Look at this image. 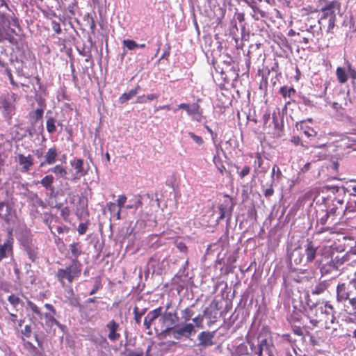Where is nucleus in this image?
I'll return each instance as SVG.
<instances>
[{
    "mask_svg": "<svg viewBox=\"0 0 356 356\" xmlns=\"http://www.w3.org/2000/svg\"><path fill=\"white\" fill-rule=\"evenodd\" d=\"M122 44L129 50H134V49H135L136 48L138 47V43H136L133 40H129V39L124 40L122 41Z\"/></svg>",
    "mask_w": 356,
    "mask_h": 356,
    "instance_id": "obj_50",
    "label": "nucleus"
},
{
    "mask_svg": "<svg viewBox=\"0 0 356 356\" xmlns=\"http://www.w3.org/2000/svg\"><path fill=\"white\" fill-rule=\"evenodd\" d=\"M306 307H305V316L309 320L310 323L314 327H319L323 316L324 302H313L308 293L305 294Z\"/></svg>",
    "mask_w": 356,
    "mask_h": 356,
    "instance_id": "obj_4",
    "label": "nucleus"
},
{
    "mask_svg": "<svg viewBox=\"0 0 356 356\" xmlns=\"http://www.w3.org/2000/svg\"><path fill=\"white\" fill-rule=\"evenodd\" d=\"M135 96H136V92L131 90L128 92L123 93L119 97L118 102L120 104H123Z\"/></svg>",
    "mask_w": 356,
    "mask_h": 356,
    "instance_id": "obj_42",
    "label": "nucleus"
},
{
    "mask_svg": "<svg viewBox=\"0 0 356 356\" xmlns=\"http://www.w3.org/2000/svg\"><path fill=\"white\" fill-rule=\"evenodd\" d=\"M280 94L284 98H291L296 94V90L293 88L288 86H282L280 90Z\"/></svg>",
    "mask_w": 356,
    "mask_h": 356,
    "instance_id": "obj_40",
    "label": "nucleus"
},
{
    "mask_svg": "<svg viewBox=\"0 0 356 356\" xmlns=\"http://www.w3.org/2000/svg\"><path fill=\"white\" fill-rule=\"evenodd\" d=\"M23 341L24 348L32 355V356H42V352L39 348L35 346L32 343L22 338Z\"/></svg>",
    "mask_w": 356,
    "mask_h": 356,
    "instance_id": "obj_32",
    "label": "nucleus"
},
{
    "mask_svg": "<svg viewBox=\"0 0 356 356\" xmlns=\"http://www.w3.org/2000/svg\"><path fill=\"white\" fill-rule=\"evenodd\" d=\"M234 204L232 199L227 196L226 199L218 206L217 212L219 216L217 218V221L218 222L224 218H227V221L229 222L232 214Z\"/></svg>",
    "mask_w": 356,
    "mask_h": 356,
    "instance_id": "obj_14",
    "label": "nucleus"
},
{
    "mask_svg": "<svg viewBox=\"0 0 356 356\" xmlns=\"http://www.w3.org/2000/svg\"><path fill=\"white\" fill-rule=\"evenodd\" d=\"M194 312L190 307H187L181 311V318L186 323L192 318Z\"/></svg>",
    "mask_w": 356,
    "mask_h": 356,
    "instance_id": "obj_48",
    "label": "nucleus"
},
{
    "mask_svg": "<svg viewBox=\"0 0 356 356\" xmlns=\"http://www.w3.org/2000/svg\"><path fill=\"white\" fill-rule=\"evenodd\" d=\"M204 314H199L197 316L192 318V321L193 325H195V328H202L203 327V321H204Z\"/></svg>",
    "mask_w": 356,
    "mask_h": 356,
    "instance_id": "obj_49",
    "label": "nucleus"
},
{
    "mask_svg": "<svg viewBox=\"0 0 356 356\" xmlns=\"http://www.w3.org/2000/svg\"><path fill=\"white\" fill-rule=\"evenodd\" d=\"M303 251L304 257L305 256V263L303 265L306 266L307 263H311L315 259L317 248L314 247L312 242L310 241L307 243V247L303 250Z\"/></svg>",
    "mask_w": 356,
    "mask_h": 356,
    "instance_id": "obj_26",
    "label": "nucleus"
},
{
    "mask_svg": "<svg viewBox=\"0 0 356 356\" xmlns=\"http://www.w3.org/2000/svg\"><path fill=\"white\" fill-rule=\"evenodd\" d=\"M335 309L329 301L324 302V309L323 316L321 318L320 327H324L326 329H330L331 325L336 323Z\"/></svg>",
    "mask_w": 356,
    "mask_h": 356,
    "instance_id": "obj_10",
    "label": "nucleus"
},
{
    "mask_svg": "<svg viewBox=\"0 0 356 356\" xmlns=\"http://www.w3.org/2000/svg\"><path fill=\"white\" fill-rule=\"evenodd\" d=\"M261 1V0H252L249 2L248 6L252 10L251 16L255 21H258L261 18H266L268 17L267 13L262 10L258 3V2Z\"/></svg>",
    "mask_w": 356,
    "mask_h": 356,
    "instance_id": "obj_22",
    "label": "nucleus"
},
{
    "mask_svg": "<svg viewBox=\"0 0 356 356\" xmlns=\"http://www.w3.org/2000/svg\"><path fill=\"white\" fill-rule=\"evenodd\" d=\"M346 193H348L350 198L346 205V209L349 212L356 211V185L350 188H346Z\"/></svg>",
    "mask_w": 356,
    "mask_h": 356,
    "instance_id": "obj_25",
    "label": "nucleus"
},
{
    "mask_svg": "<svg viewBox=\"0 0 356 356\" xmlns=\"http://www.w3.org/2000/svg\"><path fill=\"white\" fill-rule=\"evenodd\" d=\"M70 163L75 170L71 179L72 180H76L84 177L90 170L89 164L86 163L82 159L74 158L70 161Z\"/></svg>",
    "mask_w": 356,
    "mask_h": 356,
    "instance_id": "obj_12",
    "label": "nucleus"
},
{
    "mask_svg": "<svg viewBox=\"0 0 356 356\" xmlns=\"http://www.w3.org/2000/svg\"><path fill=\"white\" fill-rule=\"evenodd\" d=\"M14 239L13 237V230L8 232L7 238L3 244L0 245V261L8 254L13 252V245Z\"/></svg>",
    "mask_w": 356,
    "mask_h": 356,
    "instance_id": "obj_21",
    "label": "nucleus"
},
{
    "mask_svg": "<svg viewBox=\"0 0 356 356\" xmlns=\"http://www.w3.org/2000/svg\"><path fill=\"white\" fill-rule=\"evenodd\" d=\"M52 312H47L43 314L42 318L45 319V325L49 327H52L54 325H56L60 328H63V325L60 324L55 318Z\"/></svg>",
    "mask_w": 356,
    "mask_h": 356,
    "instance_id": "obj_33",
    "label": "nucleus"
},
{
    "mask_svg": "<svg viewBox=\"0 0 356 356\" xmlns=\"http://www.w3.org/2000/svg\"><path fill=\"white\" fill-rule=\"evenodd\" d=\"M107 209L111 214H114L118 210L116 204L111 202L107 203Z\"/></svg>",
    "mask_w": 356,
    "mask_h": 356,
    "instance_id": "obj_62",
    "label": "nucleus"
},
{
    "mask_svg": "<svg viewBox=\"0 0 356 356\" xmlns=\"http://www.w3.org/2000/svg\"><path fill=\"white\" fill-rule=\"evenodd\" d=\"M22 334L25 337H30L32 334V328L31 325H26L21 331Z\"/></svg>",
    "mask_w": 356,
    "mask_h": 356,
    "instance_id": "obj_58",
    "label": "nucleus"
},
{
    "mask_svg": "<svg viewBox=\"0 0 356 356\" xmlns=\"http://www.w3.org/2000/svg\"><path fill=\"white\" fill-rule=\"evenodd\" d=\"M199 108L200 106L197 104H189L182 103L178 105L177 108H175L174 112L175 113L177 109H184L186 111L188 115H192L193 113H197V111L199 110Z\"/></svg>",
    "mask_w": 356,
    "mask_h": 356,
    "instance_id": "obj_34",
    "label": "nucleus"
},
{
    "mask_svg": "<svg viewBox=\"0 0 356 356\" xmlns=\"http://www.w3.org/2000/svg\"><path fill=\"white\" fill-rule=\"evenodd\" d=\"M8 301L15 307L16 308L17 306L22 302L21 299L15 296V294H11L8 297Z\"/></svg>",
    "mask_w": 356,
    "mask_h": 356,
    "instance_id": "obj_51",
    "label": "nucleus"
},
{
    "mask_svg": "<svg viewBox=\"0 0 356 356\" xmlns=\"http://www.w3.org/2000/svg\"><path fill=\"white\" fill-rule=\"evenodd\" d=\"M51 28L57 34H60L61 33V29L60 24L55 20L51 21Z\"/></svg>",
    "mask_w": 356,
    "mask_h": 356,
    "instance_id": "obj_61",
    "label": "nucleus"
},
{
    "mask_svg": "<svg viewBox=\"0 0 356 356\" xmlns=\"http://www.w3.org/2000/svg\"><path fill=\"white\" fill-rule=\"evenodd\" d=\"M17 97V95L14 92L0 95L1 108H3V113L6 119H10L15 113V106L14 103Z\"/></svg>",
    "mask_w": 356,
    "mask_h": 356,
    "instance_id": "obj_8",
    "label": "nucleus"
},
{
    "mask_svg": "<svg viewBox=\"0 0 356 356\" xmlns=\"http://www.w3.org/2000/svg\"><path fill=\"white\" fill-rule=\"evenodd\" d=\"M90 340L95 345L98 349H107L108 348V342L107 339L102 336L91 335Z\"/></svg>",
    "mask_w": 356,
    "mask_h": 356,
    "instance_id": "obj_31",
    "label": "nucleus"
},
{
    "mask_svg": "<svg viewBox=\"0 0 356 356\" xmlns=\"http://www.w3.org/2000/svg\"><path fill=\"white\" fill-rule=\"evenodd\" d=\"M302 33H308L312 38L319 40L323 36L322 25L318 24L317 25H310L305 30H302Z\"/></svg>",
    "mask_w": 356,
    "mask_h": 356,
    "instance_id": "obj_28",
    "label": "nucleus"
},
{
    "mask_svg": "<svg viewBox=\"0 0 356 356\" xmlns=\"http://www.w3.org/2000/svg\"><path fill=\"white\" fill-rule=\"evenodd\" d=\"M188 135L197 145H201L204 143V140L201 136L195 134L193 132H188Z\"/></svg>",
    "mask_w": 356,
    "mask_h": 356,
    "instance_id": "obj_53",
    "label": "nucleus"
},
{
    "mask_svg": "<svg viewBox=\"0 0 356 356\" xmlns=\"http://www.w3.org/2000/svg\"><path fill=\"white\" fill-rule=\"evenodd\" d=\"M347 302L349 303V305L352 307L354 313L356 314V297H350Z\"/></svg>",
    "mask_w": 356,
    "mask_h": 356,
    "instance_id": "obj_64",
    "label": "nucleus"
},
{
    "mask_svg": "<svg viewBox=\"0 0 356 356\" xmlns=\"http://www.w3.org/2000/svg\"><path fill=\"white\" fill-rule=\"evenodd\" d=\"M336 74L339 81L341 83H344L348 80V76L344 69L339 67L337 69Z\"/></svg>",
    "mask_w": 356,
    "mask_h": 356,
    "instance_id": "obj_45",
    "label": "nucleus"
},
{
    "mask_svg": "<svg viewBox=\"0 0 356 356\" xmlns=\"http://www.w3.org/2000/svg\"><path fill=\"white\" fill-rule=\"evenodd\" d=\"M326 284L324 283H318L312 288L311 293L313 295H320L326 290Z\"/></svg>",
    "mask_w": 356,
    "mask_h": 356,
    "instance_id": "obj_44",
    "label": "nucleus"
},
{
    "mask_svg": "<svg viewBox=\"0 0 356 356\" xmlns=\"http://www.w3.org/2000/svg\"><path fill=\"white\" fill-rule=\"evenodd\" d=\"M82 264L79 260L72 261L70 264L65 268H58L56 277L63 286H65V280L68 283H72L77 280L81 273Z\"/></svg>",
    "mask_w": 356,
    "mask_h": 356,
    "instance_id": "obj_5",
    "label": "nucleus"
},
{
    "mask_svg": "<svg viewBox=\"0 0 356 356\" xmlns=\"http://www.w3.org/2000/svg\"><path fill=\"white\" fill-rule=\"evenodd\" d=\"M348 73L353 79H356V70L352 67L351 65H348Z\"/></svg>",
    "mask_w": 356,
    "mask_h": 356,
    "instance_id": "obj_63",
    "label": "nucleus"
},
{
    "mask_svg": "<svg viewBox=\"0 0 356 356\" xmlns=\"http://www.w3.org/2000/svg\"><path fill=\"white\" fill-rule=\"evenodd\" d=\"M51 232L54 234L53 229H55L58 234H63L67 232L68 229L66 226H52L50 227Z\"/></svg>",
    "mask_w": 356,
    "mask_h": 356,
    "instance_id": "obj_55",
    "label": "nucleus"
},
{
    "mask_svg": "<svg viewBox=\"0 0 356 356\" xmlns=\"http://www.w3.org/2000/svg\"><path fill=\"white\" fill-rule=\"evenodd\" d=\"M316 218L317 224H321L322 225H334L337 224V222L333 216H331V214L325 209V208L320 207V205L316 209Z\"/></svg>",
    "mask_w": 356,
    "mask_h": 356,
    "instance_id": "obj_16",
    "label": "nucleus"
},
{
    "mask_svg": "<svg viewBox=\"0 0 356 356\" xmlns=\"http://www.w3.org/2000/svg\"><path fill=\"white\" fill-rule=\"evenodd\" d=\"M27 307L30 309L33 313L37 315L40 319H42L43 313H42L38 306L31 300L26 301Z\"/></svg>",
    "mask_w": 356,
    "mask_h": 356,
    "instance_id": "obj_43",
    "label": "nucleus"
},
{
    "mask_svg": "<svg viewBox=\"0 0 356 356\" xmlns=\"http://www.w3.org/2000/svg\"><path fill=\"white\" fill-rule=\"evenodd\" d=\"M49 171L61 178L66 179L67 171L61 165H55L54 168H51Z\"/></svg>",
    "mask_w": 356,
    "mask_h": 356,
    "instance_id": "obj_39",
    "label": "nucleus"
},
{
    "mask_svg": "<svg viewBox=\"0 0 356 356\" xmlns=\"http://www.w3.org/2000/svg\"><path fill=\"white\" fill-rule=\"evenodd\" d=\"M146 309L139 310L137 307L134 308V320L136 323L140 325L141 323V318L145 314Z\"/></svg>",
    "mask_w": 356,
    "mask_h": 356,
    "instance_id": "obj_47",
    "label": "nucleus"
},
{
    "mask_svg": "<svg viewBox=\"0 0 356 356\" xmlns=\"http://www.w3.org/2000/svg\"><path fill=\"white\" fill-rule=\"evenodd\" d=\"M88 222L80 223L77 228V232H78L79 234L83 235L86 232V231L88 229Z\"/></svg>",
    "mask_w": 356,
    "mask_h": 356,
    "instance_id": "obj_56",
    "label": "nucleus"
},
{
    "mask_svg": "<svg viewBox=\"0 0 356 356\" xmlns=\"http://www.w3.org/2000/svg\"><path fill=\"white\" fill-rule=\"evenodd\" d=\"M19 241L29 259L31 261H35L38 258V248L32 236L29 234L25 233L20 237Z\"/></svg>",
    "mask_w": 356,
    "mask_h": 356,
    "instance_id": "obj_7",
    "label": "nucleus"
},
{
    "mask_svg": "<svg viewBox=\"0 0 356 356\" xmlns=\"http://www.w3.org/2000/svg\"><path fill=\"white\" fill-rule=\"evenodd\" d=\"M119 327V323L114 320L110 321L106 325V328L108 331V339L111 342H115L120 338V334L118 332Z\"/></svg>",
    "mask_w": 356,
    "mask_h": 356,
    "instance_id": "obj_24",
    "label": "nucleus"
},
{
    "mask_svg": "<svg viewBox=\"0 0 356 356\" xmlns=\"http://www.w3.org/2000/svg\"><path fill=\"white\" fill-rule=\"evenodd\" d=\"M178 321L179 316L176 309L167 305L164 310L161 307V314L159 317L155 329L161 332L172 333Z\"/></svg>",
    "mask_w": 356,
    "mask_h": 356,
    "instance_id": "obj_2",
    "label": "nucleus"
},
{
    "mask_svg": "<svg viewBox=\"0 0 356 356\" xmlns=\"http://www.w3.org/2000/svg\"><path fill=\"white\" fill-rule=\"evenodd\" d=\"M38 104L40 106V108L35 109L34 112L33 113L32 117L35 119V121L37 122L40 120H41L43 117L44 114V110L45 108V104L44 101L40 100L38 102Z\"/></svg>",
    "mask_w": 356,
    "mask_h": 356,
    "instance_id": "obj_37",
    "label": "nucleus"
},
{
    "mask_svg": "<svg viewBox=\"0 0 356 356\" xmlns=\"http://www.w3.org/2000/svg\"><path fill=\"white\" fill-rule=\"evenodd\" d=\"M0 17H6L10 25L17 26V19L6 0H0Z\"/></svg>",
    "mask_w": 356,
    "mask_h": 356,
    "instance_id": "obj_19",
    "label": "nucleus"
},
{
    "mask_svg": "<svg viewBox=\"0 0 356 356\" xmlns=\"http://www.w3.org/2000/svg\"><path fill=\"white\" fill-rule=\"evenodd\" d=\"M352 289L350 284L339 283L337 286V301L346 302L351 297Z\"/></svg>",
    "mask_w": 356,
    "mask_h": 356,
    "instance_id": "obj_17",
    "label": "nucleus"
},
{
    "mask_svg": "<svg viewBox=\"0 0 356 356\" xmlns=\"http://www.w3.org/2000/svg\"><path fill=\"white\" fill-rule=\"evenodd\" d=\"M69 252L70 256L68 257V259H70L71 261H74L75 259L79 260V257L83 254L81 245L80 243L73 242L72 243L70 244Z\"/></svg>",
    "mask_w": 356,
    "mask_h": 356,
    "instance_id": "obj_29",
    "label": "nucleus"
},
{
    "mask_svg": "<svg viewBox=\"0 0 356 356\" xmlns=\"http://www.w3.org/2000/svg\"><path fill=\"white\" fill-rule=\"evenodd\" d=\"M300 130H302L303 134L309 139L313 138L316 135V131L305 123L300 124Z\"/></svg>",
    "mask_w": 356,
    "mask_h": 356,
    "instance_id": "obj_38",
    "label": "nucleus"
},
{
    "mask_svg": "<svg viewBox=\"0 0 356 356\" xmlns=\"http://www.w3.org/2000/svg\"><path fill=\"white\" fill-rule=\"evenodd\" d=\"M204 316H207L209 319V325L215 323L220 317V314L217 309H205L204 311Z\"/></svg>",
    "mask_w": 356,
    "mask_h": 356,
    "instance_id": "obj_36",
    "label": "nucleus"
},
{
    "mask_svg": "<svg viewBox=\"0 0 356 356\" xmlns=\"http://www.w3.org/2000/svg\"><path fill=\"white\" fill-rule=\"evenodd\" d=\"M346 188L335 185H327L323 188L322 193L326 196H322L323 203L320 207H324L337 221L348 209L344 205V197L346 194Z\"/></svg>",
    "mask_w": 356,
    "mask_h": 356,
    "instance_id": "obj_1",
    "label": "nucleus"
},
{
    "mask_svg": "<svg viewBox=\"0 0 356 356\" xmlns=\"http://www.w3.org/2000/svg\"><path fill=\"white\" fill-rule=\"evenodd\" d=\"M15 213L11 207L5 202H0V218L3 219L8 225L14 223Z\"/></svg>",
    "mask_w": 356,
    "mask_h": 356,
    "instance_id": "obj_20",
    "label": "nucleus"
},
{
    "mask_svg": "<svg viewBox=\"0 0 356 356\" xmlns=\"http://www.w3.org/2000/svg\"><path fill=\"white\" fill-rule=\"evenodd\" d=\"M102 287V284L100 280H96L95 282V285L92 288V289L90 291L89 294L93 295L97 293V291Z\"/></svg>",
    "mask_w": 356,
    "mask_h": 356,
    "instance_id": "obj_60",
    "label": "nucleus"
},
{
    "mask_svg": "<svg viewBox=\"0 0 356 356\" xmlns=\"http://www.w3.org/2000/svg\"><path fill=\"white\" fill-rule=\"evenodd\" d=\"M161 314V307H159L156 308L147 313L146 316L144 318V326L145 329L149 330L151 328L152 325L154 323L156 326L157 325V322L156 321L159 320V317Z\"/></svg>",
    "mask_w": 356,
    "mask_h": 356,
    "instance_id": "obj_23",
    "label": "nucleus"
},
{
    "mask_svg": "<svg viewBox=\"0 0 356 356\" xmlns=\"http://www.w3.org/2000/svg\"><path fill=\"white\" fill-rule=\"evenodd\" d=\"M54 181V177L49 175L44 176L40 181L35 182V184L40 183L41 185L47 190L50 191L52 195L55 191V188L53 185Z\"/></svg>",
    "mask_w": 356,
    "mask_h": 356,
    "instance_id": "obj_30",
    "label": "nucleus"
},
{
    "mask_svg": "<svg viewBox=\"0 0 356 356\" xmlns=\"http://www.w3.org/2000/svg\"><path fill=\"white\" fill-rule=\"evenodd\" d=\"M131 203L125 206L127 209H134V213L136 211L142 206L143 203L140 197H136L134 200L131 201Z\"/></svg>",
    "mask_w": 356,
    "mask_h": 356,
    "instance_id": "obj_46",
    "label": "nucleus"
},
{
    "mask_svg": "<svg viewBox=\"0 0 356 356\" xmlns=\"http://www.w3.org/2000/svg\"><path fill=\"white\" fill-rule=\"evenodd\" d=\"M58 157V152L55 147H51L48 149L45 156L44 160L40 164V167H44L46 165H52L56 163Z\"/></svg>",
    "mask_w": 356,
    "mask_h": 356,
    "instance_id": "obj_27",
    "label": "nucleus"
},
{
    "mask_svg": "<svg viewBox=\"0 0 356 356\" xmlns=\"http://www.w3.org/2000/svg\"><path fill=\"white\" fill-rule=\"evenodd\" d=\"M215 331H202L197 335L198 343L197 346L202 350L214 345L213 338Z\"/></svg>",
    "mask_w": 356,
    "mask_h": 356,
    "instance_id": "obj_15",
    "label": "nucleus"
},
{
    "mask_svg": "<svg viewBox=\"0 0 356 356\" xmlns=\"http://www.w3.org/2000/svg\"><path fill=\"white\" fill-rule=\"evenodd\" d=\"M345 261L344 257L332 254L330 259L325 261L321 264L320 270L322 275H330L332 277H335Z\"/></svg>",
    "mask_w": 356,
    "mask_h": 356,
    "instance_id": "obj_6",
    "label": "nucleus"
},
{
    "mask_svg": "<svg viewBox=\"0 0 356 356\" xmlns=\"http://www.w3.org/2000/svg\"><path fill=\"white\" fill-rule=\"evenodd\" d=\"M285 356H307L306 354H302V350L293 346L287 348L285 351Z\"/></svg>",
    "mask_w": 356,
    "mask_h": 356,
    "instance_id": "obj_41",
    "label": "nucleus"
},
{
    "mask_svg": "<svg viewBox=\"0 0 356 356\" xmlns=\"http://www.w3.org/2000/svg\"><path fill=\"white\" fill-rule=\"evenodd\" d=\"M326 1V4L324 7H332L334 9H338V8H341V4L339 2V0H325Z\"/></svg>",
    "mask_w": 356,
    "mask_h": 356,
    "instance_id": "obj_54",
    "label": "nucleus"
},
{
    "mask_svg": "<svg viewBox=\"0 0 356 356\" xmlns=\"http://www.w3.org/2000/svg\"><path fill=\"white\" fill-rule=\"evenodd\" d=\"M252 356H271L273 341L269 334L260 333L257 339L248 341Z\"/></svg>",
    "mask_w": 356,
    "mask_h": 356,
    "instance_id": "obj_3",
    "label": "nucleus"
},
{
    "mask_svg": "<svg viewBox=\"0 0 356 356\" xmlns=\"http://www.w3.org/2000/svg\"><path fill=\"white\" fill-rule=\"evenodd\" d=\"M340 10L341 8L334 9L332 7H323L321 8L322 15L318 20V24L323 26L325 21L327 20L328 22L327 32H332L335 26L336 15L339 13Z\"/></svg>",
    "mask_w": 356,
    "mask_h": 356,
    "instance_id": "obj_9",
    "label": "nucleus"
},
{
    "mask_svg": "<svg viewBox=\"0 0 356 356\" xmlns=\"http://www.w3.org/2000/svg\"><path fill=\"white\" fill-rule=\"evenodd\" d=\"M49 113H51V111H48L46 114V118L47 119L46 122V127L47 132L51 134L56 131V124L57 120L52 116H48Z\"/></svg>",
    "mask_w": 356,
    "mask_h": 356,
    "instance_id": "obj_35",
    "label": "nucleus"
},
{
    "mask_svg": "<svg viewBox=\"0 0 356 356\" xmlns=\"http://www.w3.org/2000/svg\"><path fill=\"white\" fill-rule=\"evenodd\" d=\"M273 181H272L271 184H270L268 188L263 189V193L266 197H269L272 196L274 193V190L273 188Z\"/></svg>",
    "mask_w": 356,
    "mask_h": 356,
    "instance_id": "obj_59",
    "label": "nucleus"
},
{
    "mask_svg": "<svg viewBox=\"0 0 356 356\" xmlns=\"http://www.w3.org/2000/svg\"><path fill=\"white\" fill-rule=\"evenodd\" d=\"M33 157L29 154L25 156L23 154H18L15 157V161L19 166V170L22 173H27L31 170V167L33 165Z\"/></svg>",
    "mask_w": 356,
    "mask_h": 356,
    "instance_id": "obj_18",
    "label": "nucleus"
},
{
    "mask_svg": "<svg viewBox=\"0 0 356 356\" xmlns=\"http://www.w3.org/2000/svg\"><path fill=\"white\" fill-rule=\"evenodd\" d=\"M196 333L195 325L192 323L177 324L171 334L176 339H180L181 337L188 339L191 335Z\"/></svg>",
    "mask_w": 356,
    "mask_h": 356,
    "instance_id": "obj_11",
    "label": "nucleus"
},
{
    "mask_svg": "<svg viewBox=\"0 0 356 356\" xmlns=\"http://www.w3.org/2000/svg\"><path fill=\"white\" fill-rule=\"evenodd\" d=\"M282 176V174L280 169L278 168V166L277 165H274V166L273 167V169H272V172H271L272 181H273L275 177H276V179L278 180L281 178Z\"/></svg>",
    "mask_w": 356,
    "mask_h": 356,
    "instance_id": "obj_52",
    "label": "nucleus"
},
{
    "mask_svg": "<svg viewBox=\"0 0 356 356\" xmlns=\"http://www.w3.org/2000/svg\"><path fill=\"white\" fill-rule=\"evenodd\" d=\"M287 254L291 264H302L305 263L304 251L299 245L291 244L287 246Z\"/></svg>",
    "mask_w": 356,
    "mask_h": 356,
    "instance_id": "obj_13",
    "label": "nucleus"
},
{
    "mask_svg": "<svg viewBox=\"0 0 356 356\" xmlns=\"http://www.w3.org/2000/svg\"><path fill=\"white\" fill-rule=\"evenodd\" d=\"M126 201L127 197L124 195H119L117 200V207H118V209H122V207H124Z\"/></svg>",
    "mask_w": 356,
    "mask_h": 356,
    "instance_id": "obj_57",
    "label": "nucleus"
}]
</instances>
